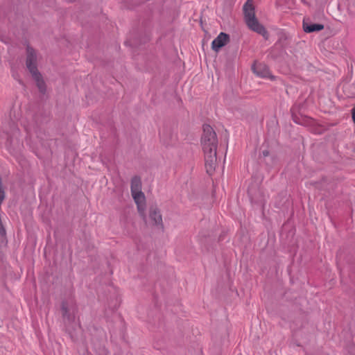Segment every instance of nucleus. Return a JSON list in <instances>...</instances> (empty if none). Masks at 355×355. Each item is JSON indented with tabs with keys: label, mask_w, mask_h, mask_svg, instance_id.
Instances as JSON below:
<instances>
[{
	"label": "nucleus",
	"mask_w": 355,
	"mask_h": 355,
	"mask_svg": "<svg viewBox=\"0 0 355 355\" xmlns=\"http://www.w3.org/2000/svg\"><path fill=\"white\" fill-rule=\"evenodd\" d=\"M201 145L205 154V167L209 174H212L216 166L218 139L216 134L209 125H203Z\"/></svg>",
	"instance_id": "nucleus-1"
},
{
	"label": "nucleus",
	"mask_w": 355,
	"mask_h": 355,
	"mask_svg": "<svg viewBox=\"0 0 355 355\" xmlns=\"http://www.w3.org/2000/svg\"><path fill=\"white\" fill-rule=\"evenodd\" d=\"M245 22L252 31L266 37L268 32L255 17L254 8L252 0H248L243 6Z\"/></svg>",
	"instance_id": "nucleus-2"
},
{
	"label": "nucleus",
	"mask_w": 355,
	"mask_h": 355,
	"mask_svg": "<svg viewBox=\"0 0 355 355\" xmlns=\"http://www.w3.org/2000/svg\"><path fill=\"white\" fill-rule=\"evenodd\" d=\"M37 56L36 53L32 48L27 47V58H26V66L28 69L32 76L35 79L37 86L39 90L42 93H44L46 91V85L43 80L41 74L39 73L36 65Z\"/></svg>",
	"instance_id": "nucleus-3"
},
{
	"label": "nucleus",
	"mask_w": 355,
	"mask_h": 355,
	"mask_svg": "<svg viewBox=\"0 0 355 355\" xmlns=\"http://www.w3.org/2000/svg\"><path fill=\"white\" fill-rule=\"evenodd\" d=\"M148 223L156 226L160 230H164V223L160 209L157 205H151L148 210Z\"/></svg>",
	"instance_id": "nucleus-4"
},
{
	"label": "nucleus",
	"mask_w": 355,
	"mask_h": 355,
	"mask_svg": "<svg viewBox=\"0 0 355 355\" xmlns=\"http://www.w3.org/2000/svg\"><path fill=\"white\" fill-rule=\"evenodd\" d=\"M132 196L137 205V210L139 215L144 218H146V197L144 193L141 192L131 193Z\"/></svg>",
	"instance_id": "nucleus-5"
},
{
	"label": "nucleus",
	"mask_w": 355,
	"mask_h": 355,
	"mask_svg": "<svg viewBox=\"0 0 355 355\" xmlns=\"http://www.w3.org/2000/svg\"><path fill=\"white\" fill-rule=\"evenodd\" d=\"M252 70L254 73L262 78H268L271 80L275 79V77L271 75L268 67L263 63H255L252 66Z\"/></svg>",
	"instance_id": "nucleus-6"
},
{
	"label": "nucleus",
	"mask_w": 355,
	"mask_h": 355,
	"mask_svg": "<svg viewBox=\"0 0 355 355\" xmlns=\"http://www.w3.org/2000/svg\"><path fill=\"white\" fill-rule=\"evenodd\" d=\"M230 41V37L225 33H220L211 43L212 49L218 52L220 48L225 46Z\"/></svg>",
	"instance_id": "nucleus-7"
},
{
	"label": "nucleus",
	"mask_w": 355,
	"mask_h": 355,
	"mask_svg": "<svg viewBox=\"0 0 355 355\" xmlns=\"http://www.w3.org/2000/svg\"><path fill=\"white\" fill-rule=\"evenodd\" d=\"M131 193L141 192V181L139 177L135 176L131 180Z\"/></svg>",
	"instance_id": "nucleus-8"
},
{
	"label": "nucleus",
	"mask_w": 355,
	"mask_h": 355,
	"mask_svg": "<svg viewBox=\"0 0 355 355\" xmlns=\"http://www.w3.org/2000/svg\"><path fill=\"white\" fill-rule=\"evenodd\" d=\"M303 28L306 33H312L314 31H320L324 28V26L320 24H311L303 22Z\"/></svg>",
	"instance_id": "nucleus-9"
},
{
	"label": "nucleus",
	"mask_w": 355,
	"mask_h": 355,
	"mask_svg": "<svg viewBox=\"0 0 355 355\" xmlns=\"http://www.w3.org/2000/svg\"><path fill=\"white\" fill-rule=\"evenodd\" d=\"M263 155L264 156H267V155H268V151H263Z\"/></svg>",
	"instance_id": "nucleus-10"
},
{
	"label": "nucleus",
	"mask_w": 355,
	"mask_h": 355,
	"mask_svg": "<svg viewBox=\"0 0 355 355\" xmlns=\"http://www.w3.org/2000/svg\"><path fill=\"white\" fill-rule=\"evenodd\" d=\"M62 309H63V311H64V315H65V313H66L65 308L63 306V307H62Z\"/></svg>",
	"instance_id": "nucleus-11"
}]
</instances>
